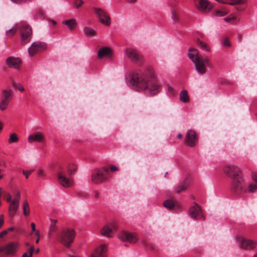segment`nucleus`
Here are the masks:
<instances>
[{"label":"nucleus","mask_w":257,"mask_h":257,"mask_svg":"<svg viewBox=\"0 0 257 257\" xmlns=\"http://www.w3.org/2000/svg\"><path fill=\"white\" fill-rule=\"evenodd\" d=\"M188 56L194 64L196 72L200 75H203L206 73L207 67H212L211 60L208 57H203L198 50L194 48L189 49Z\"/></svg>","instance_id":"f03ea898"},{"label":"nucleus","mask_w":257,"mask_h":257,"mask_svg":"<svg viewBox=\"0 0 257 257\" xmlns=\"http://www.w3.org/2000/svg\"><path fill=\"white\" fill-rule=\"evenodd\" d=\"M182 138V135L181 134H179L178 135H177V138L179 139H180Z\"/></svg>","instance_id":"338daca9"},{"label":"nucleus","mask_w":257,"mask_h":257,"mask_svg":"<svg viewBox=\"0 0 257 257\" xmlns=\"http://www.w3.org/2000/svg\"><path fill=\"white\" fill-rule=\"evenodd\" d=\"M252 178L257 183V173L252 174Z\"/></svg>","instance_id":"13d9d810"},{"label":"nucleus","mask_w":257,"mask_h":257,"mask_svg":"<svg viewBox=\"0 0 257 257\" xmlns=\"http://www.w3.org/2000/svg\"><path fill=\"white\" fill-rule=\"evenodd\" d=\"M236 9H237L238 11H242V10H243V8H241V7H239H239H237V8H236Z\"/></svg>","instance_id":"774afa93"},{"label":"nucleus","mask_w":257,"mask_h":257,"mask_svg":"<svg viewBox=\"0 0 257 257\" xmlns=\"http://www.w3.org/2000/svg\"><path fill=\"white\" fill-rule=\"evenodd\" d=\"M0 166L4 167H7L6 162L4 160H0Z\"/></svg>","instance_id":"4d7b16f0"},{"label":"nucleus","mask_w":257,"mask_h":257,"mask_svg":"<svg viewBox=\"0 0 257 257\" xmlns=\"http://www.w3.org/2000/svg\"><path fill=\"white\" fill-rule=\"evenodd\" d=\"M189 214L193 218H197V217L200 216L203 221L205 219V217L202 214L200 206L196 203L190 208Z\"/></svg>","instance_id":"6ab92c4d"},{"label":"nucleus","mask_w":257,"mask_h":257,"mask_svg":"<svg viewBox=\"0 0 257 257\" xmlns=\"http://www.w3.org/2000/svg\"><path fill=\"white\" fill-rule=\"evenodd\" d=\"M129 3H135L137 0H126Z\"/></svg>","instance_id":"e2e57ef3"},{"label":"nucleus","mask_w":257,"mask_h":257,"mask_svg":"<svg viewBox=\"0 0 257 257\" xmlns=\"http://www.w3.org/2000/svg\"><path fill=\"white\" fill-rule=\"evenodd\" d=\"M107 247L105 244H101L97 247L90 255V257H103V254L106 251Z\"/></svg>","instance_id":"4be33fe9"},{"label":"nucleus","mask_w":257,"mask_h":257,"mask_svg":"<svg viewBox=\"0 0 257 257\" xmlns=\"http://www.w3.org/2000/svg\"><path fill=\"white\" fill-rule=\"evenodd\" d=\"M112 51L110 48L104 47L100 48L97 52V58L99 60L111 55Z\"/></svg>","instance_id":"412c9836"},{"label":"nucleus","mask_w":257,"mask_h":257,"mask_svg":"<svg viewBox=\"0 0 257 257\" xmlns=\"http://www.w3.org/2000/svg\"><path fill=\"white\" fill-rule=\"evenodd\" d=\"M57 177L59 184L64 187L68 188L73 185V180L71 178L66 176V172L63 168H60L57 173Z\"/></svg>","instance_id":"423d86ee"},{"label":"nucleus","mask_w":257,"mask_h":257,"mask_svg":"<svg viewBox=\"0 0 257 257\" xmlns=\"http://www.w3.org/2000/svg\"><path fill=\"white\" fill-rule=\"evenodd\" d=\"M226 14V12L220 10H216L215 12V15L216 16H224Z\"/></svg>","instance_id":"a18cd8bd"},{"label":"nucleus","mask_w":257,"mask_h":257,"mask_svg":"<svg viewBox=\"0 0 257 257\" xmlns=\"http://www.w3.org/2000/svg\"><path fill=\"white\" fill-rule=\"evenodd\" d=\"M164 206L169 209H173L175 206L174 202L172 200H167L163 203Z\"/></svg>","instance_id":"c9c22d12"},{"label":"nucleus","mask_w":257,"mask_h":257,"mask_svg":"<svg viewBox=\"0 0 257 257\" xmlns=\"http://www.w3.org/2000/svg\"><path fill=\"white\" fill-rule=\"evenodd\" d=\"M6 201L9 202H12V196L10 193H7L6 194Z\"/></svg>","instance_id":"603ef678"},{"label":"nucleus","mask_w":257,"mask_h":257,"mask_svg":"<svg viewBox=\"0 0 257 257\" xmlns=\"http://www.w3.org/2000/svg\"><path fill=\"white\" fill-rule=\"evenodd\" d=\"M172 18L175 22L177 21L179 19L177 13L175 11H173L172 13Z\"/></svg>","instance_id":"49530a36"},{"label":"nucleus","mask_w":257,"mask_h":257,"mask_svg":"<svg viewBox=\"0 0 257 257\" xmlns=\"http://www.w3.org/2000/svg\"><path fill=\"white\" fill-rule=\"evenodd\" d=\"M21 41L22 44H26L30 42L32 30L31 27L28 25L22 24L19 27Z\"/></svg>","instance_id":"39448f33"},{"label":"nucleus","mask_w":257,"mask_h":257,"mask_svg":"<svg viewBox=\"0 0 257 257\" xmlns=\"http://www.w3.org/2000/svg\"><path fill=\"white\" fill-rule=\"evenodd\" d=\"M51 224L49 228L48 235L49 236H51L53 235V232L56 231L58 228L56 224L58 222L57 219H50Z\"/></svg>","instance_id":"393cba45"},{"label":"nucleus","mask_w":257,"mask_h":257,"mask_svg":"<svg viewBox=\"0 0 257 257\" xmlns=\"http://www.w3.org/2000/svg\"><path fill=\"white\" fill-rule=\"evenodd\" d=\"M168 90L169 91V92H170L171 93H172V94H174V90L173 89V88H172L170 86H168Z\"/></svg>","instance_id":"052dcab7"},{"label":"nucleus","mask_w":257,"mask_h":257,"mask_svg":"<svg viewBox=\"0 0 257 257\" xmlns=\"http://www.w3.org/2000/svg\"><path fill=\"white\" fill-rule=\"evenodd\" d=\"M149 93L151 95H154L158 93L160 91V86L157 82L152 83L150 86H148Z\"/></svg>","instance_id":"b1692460"},{"label":"nucleus","mask_w":257,"mask_h":257,"mask_svg":"<svg viewBox=\"0 0 257 257\" xmlns=\"http://www.w3.org/2000/svg\"><path fill=\"white\" fill-rule=\"evenodd\" d=\"M4 223V216L3 214L0 215V228L2 227Z\"/></svg>","instance_id":"8fccbe9b"},{"label":"nucleus","mask_w":257,"mask_h":257,"mask_svg":"<svg viewBox=\"0 0 257 257\" xmlns=\"http://www.w3.org/2000/svg\"><path fill=\"white\" fill-rule=\"evenodd\" d=\"M9 103L10 102L8 100H6L2 98V100L0 101V109L2 111L5 110L7 108Z\"/></svg>","instance_id":"72a5a7b5"},{"label":"nucleus","mask_w":257,"mask_h":257,"mask_svg":"<svg viewBox=\"0 0 257 257\" xmlns=\"http://www.w3.org/2000/svg\"><path fill=\"white\" fill-rule=\"evenodd\" d=\"M77 166L75 164H70L67 166V172L69 176L74 174L77 170Z\"/></svg>","instance_id":"c756f323"},{"label":"nucleus","mask_w":257,"mask_h":257,"mask_svg":"<svg viewBox=\"0 0 257 257\" xmlns=\"http://www.w3.org/2000/svg\"><path fill=\"white\" fill-rule=\"evenodd\" d=\"M222 45L224 47H230V43L227 38H225L222 42Z\"/></svg>","instance_id":"de8ad7c7"},{"label":"nucleus","mask_w":257,"mask_h":257,"mask_svg":"<svg viewBox=\"0 0 257 257\" xmlns=\"http://www.w3.org/2000/svg\"><path fill=\"white\" fill-rule=\"evenodd\" d=\"M47 44L42 42L36 41L34 42L28 49V52L30 56L41 53L46 50Z\"/></svg>","instance_id":"9d476101"},{"label":"nucleus","mask_w":257,"mask_h":257,"mask_svg":"<svg viewBox=\"0 0 257 257\" xmlns=\"http://www.w3.org/2000/svg\"><path fill=\"white\" fill-rule=\"evenodd\" d=\"M257 189V186L255 184H250L249 185L247 189H246V192H254Z\"/></svg>","instance_id":"4c0bfd02"},{"label":"nucleus","mask_w":257,"mask_h":257,"mask_svg":"<svg viewBox=\"0 0 257 257\" xmlns=\"http://www.w3.org/2000/svg\"><path fill=\"white\" fill-rule=\"evenodd\" d=\"M257 242L250 239L243 238L241 240L240 248L245 250H251L255 248Z\"/></svg>","instance_id":"a211bd4d"},{"label":"nucleus","mask_w":257,"mask_h":257,"mask_svg":"<svg viewBox=\"0 0 257 257\" xmlns=\"http://www.w3.org/2000/svg\"><path fill=\"white\" fill-rule=\"evenodd\" d=\"M8 233V230H3L0 233V238L3 237L5 235H7Z\"/></svg>","instance_id":"5fc2aeb1"},{"label":"nucleus","mask_w":257,"mask_h":257,"mask_svg":"<svg viewBox=\"0 0 257 257\" xmlns=\"http://www.w3.org/2000/svg\"><path fill=\"white\" fill-rule=\"evenodd\" d=\"M224 21L226 22H230L232 24L235 23L239 21L237 17L234 16H229L224 18Z\"/></svg>","instance_id":"473e14b6"},{"label":"nucleus","mask_w":257,"mask_h":257,"mask_svg":"<svg viewBox=\"0 0 257 257\" xmlns=\"http://www.w3.org/2000/svg\"><path fill=\"white\" fill-rule=\"evenodd\" d=\"M20 198L21 194L20 192L18 191L16 194L15 198L12 201L9 206V214L11 218H13L14 217L18 210L19 206Z\"/></svg>","instance_id":"4468645a"},{"label":"nucleus","mask_w":257,"mask_h":257,"mask_svg":"<svg viewBox=\"0 0 257 257\" xmlns=\"http://www.w3.org/2000/svg\"><path fill=\"white\" fill-rule=\"evenodd\" d=\"M126 54L129 59L134 63L142 64L144 62V57L137 50L134 49H127Z\"/></svg>","instance_id":"1a4fd4ad"},{"label":"nucleus","mask_w":257,"mask_h":257,"mask_svg":"<svg viewBox=\"0 0 257 257\" xmlns=\"http://www.w3.org/2000/svg\"><path fill=\"white\" fill-rule=\"evenodd\" d=\"M17 31V29L16 28H13L9 31H7L6 33L8 37H11L16 34Z\"/></svg>","instance_id":"58836bf2"},{"label":"nucleus","mask_w":257,"mask_h":257,"mask_svg":"<svg viewBox=\"0 0 257 257\" xmlns=\"http://www.w3.org/2000/svg\"><path fill=\"white\" fill-rule=\"evenodd\" d=\"M112 229H117V225L114 222L109 223L104 226L101 232L104 236L111 237L113 236Z\"/></svg>","instance_id":"f3484780"},{"label":"nucleus","mask_w":257,"mask_h":257,"mask_svg":"<svg viewBox=\"0 0 257 257\" xmlns=\"http://www.w3.org/2000/svg\"><path fill=\"white\" fill-rule=\"evenodd\" d=\"M197 9L202 13H208L213 8L212 4L208 0H194Z\"/></svg>","instance_id":"6e6552de"},{"label":"nucleus","mask_w":257,"mask_h":257,"mask_svg":"<svg viewBox=\"0 0 257 257\" xmlns=\"http://www.w3.org/2000/svg\"><path fill=\"white\" fill-rule=\"evenodd\" d=\"M44 140V136L41 133H37L34 135H30L28 137V141L29 143L33 142L42 143Z\"/></svg>","instance_id":"5701e85b"},{"label":"nucleus","mask_w":257,"mask_h":257,"mask_svg":"<svg viewBox=\"0 0 257 257\" xmlns=\"http://www.w3.org/2000/svg\"><path fill=\"white\" fill-rule=\"evenodd\" d=\"M179 97L180 101L184 103H187L190 100L187 91L186 90H183L181 91Z\"/></svg>","instance_id":"bb28decb"},{"label":"nucleus","mask_w":257,"mask_h":257,"mask_svg":"<svg viewBox=\"0 0 257 257\" xmlns=\"http://www.w3.org/2000/svg\"><path fill=\"white\" fill-rule=\"evenodd\" d=\"M94 10L99 18V22L106 26H109L111 23L110 18L106 12L100 8H94Z\"/></svg>","instance_id":"dca6fc26"},{"label":"nucleus","mask_w":257,"mask_h":257,"mask_svg":"<svg viewBox=\"0 0 257 257\" xmlns=\"http://www.w3.org/2000/svg\"><path fill=\"white\" fill-rule=\"evenodd\" d=\"M63 24L67 26L69 30L71 31L76 27L77 22L75 19H72L63 21Z\"/></svg>","instance_id":"c85d7f7f"},{"label":"nucleus","mask_w":257,"mask_h":257,"mask_svg":"<svg viewBox=\"0 0 257 257\" xmlns=\"http://www.w3.org/2000/svg\"><path fill=\"white\" fill-rule=\"evenodd\" d=\"M38 175L39 176H43V172L42 170H40L38 172Z\"/></svg>","instance_id":"0e129e2a"},{"label":"nucleus","mask_w":257,"mask_h":257,"mask_svg":"<svg viewBox=\"0 0 257 257\" xmlns=\"http://www.w3.org/2000/svg\"><path fill=\"white\" fill-rule=\"evenodd\" d=\"M14 230V228L13 227H12L9 228L7 230H8V232H9V231H13Z\"/></svg>","instance_id":"69168bd1"},{"label":"nucleus","mask_w":257,"mask_h":257,"mask_svg":"<svg viewBox=\"0 0 257 257\" xmlns=\"http://www.w3.org/2000/svg\"><path fill=\"white\" fill-rule=\"evenodd\" d=\"M83 4V2L82 0H75L74 5L76 8H80L82 4Z\"/></svg>","instance_id":"a19ab883"},{"label":"nucleus","mask_w":257,"mask_h":257,"mask_svg":"<svg viewBox=\"0 0 257 257\" xmlns=\"http://www.w3.org/2000/svg\"><path fill=\"white\" fill-rule=\"evenodd\" d=\"M23 214L25 216H28L30 214V208L29 204L27 200H25L23 204Z\"/></svg>","instance_id":"7c9ffc66"},{"label":"nucleus","mask_w":257,"mask_h":257,"mask_svg":"<svg viewBox=\"0 0 257 257\" xmlns=\"http://www.w3.org/2000/svg\"><path fill=\"white\" fill-rule=\"evenodd\" d=\"M13 2L16 4H21L22 3H25L27 1H30V0H11Z\"/></svg>","instance_id":"3c124183"},{"label":"nucleus","mask_w":257,"mask_h":257,"mask_svg":"<svg viewBox=\"0 0 257 257\" xmlns=\"http://www.w3.org/2000/svg\"><path fill=\"white\" fill-rule=\"evenodd\" d=\"M13 93L12 90H4L3 91L2 98L4 100H8L10 102L13 96Z\"/></svg>","instance_id":"cd10ccee"},{"label":"nucleus","mask_w":257,"mask_h":257,"mask_svg":"<svg viewBox=\"0 0 257 257\" xmlns=\"http://www.w3.org/2000/svg\"><path fill=\"white\" fill-rule=\"evenodd\" d=\"M215 1L220 3L228 4V2L226 0H215Z\"/></svg>","instance_id":"bf43d9fd"},{"label":"nucleus","mask_w":257,"mask_h":257,"mask_svg":"<svg viewBox=\"0 0 257 257\" xmlns=\"http://www.w3.org/2000/svg\"><path fill=\"white\" fill-rule=\"evenodd\" d=\"M197 44L198 46L203 50L206 51V52H209L210 51V48L209 46L206 44L205 43L201 41L200 40L198 39L196 41Z\"/></svg>","instance_id":"2f4dec72"},{"label":"nucleus","mask_w":257,"mask_h":257,"mask_svg":"<svg viewBox=\"0 0 257 257\" xmlns=\"http://www.w3.org/2000/svg\"><path fill=\"white\" fill-rule=\"evenodd\" d=\"M13 87L17 88L20 91L23 92L25 90L23 86H21L20 84H17L16 83H13Z\"/></svg>","instance_id":"79ce46f5"},{"label":"nucleus","mask_w":257,"mask_h":257,"mask_svg":"<svg viewBox=\"0 0 257 257\" xmlns=\"http://www.w3.org/2000/svg\"><path fill=\"white\" fill-rule=\"evenodd\" d=\"M36 17L37 18L44 19V12L41 10H39L37 12Z\"/></svg>","instance_id":"ea45409f"},{"label":"nucleus","mask_w":257,"mask_h":257,"mask_svg":"<svg viewBox=\"0 0 257 257\" xmlns=\"http://www.w3.org/2000/svg\"><path fill=\"white\" fill-rule=\"evenodd\" d=\"M84 33L87 36H94L95 35V31L90 28L86 27L84 29Z\"/></svg>","instance_id":"f704fd0d"},{"label":"nucleus","mask_w":257,"mask_h":257,"mask_svg":"<svg viewBox=\"0 0 257 257\" xmlns=\"http://www.w3.org/2000/svg\"><path fill=\"white\" fill-rule=\"evenodd\" d=\"M33 172V170H29V171H25L23 170V174L26 176V179L28 178L29 176L31 174V173Z\"/></svg>","instance_id":"09e8293b"},{"label":"nucleus","mask_w":257,"mask_h":257,"mask_svg":"<svg viewBox=\"0 0 257 257\" xmlns=\"http://www.w3.org/2000/svg\"><path fill=\"white\" fill-rule=\"evenodd\" d=\"M94 197H95V199H98L100 197V194L99 193V192L97 190H95L94 191Z\"/></svg>","instance_id":"864d4df0"},{"label":"nucleus","mask_w":257,"mask_h":257,"mask_svg":"<svg viewBox=\"0 0 257 257\" xmlns=\"http://www.w3.org/2000/svg\"><path fill=\"white\" fill-rule=\"evenodd\" d=\"M3 252L5 255L14 256L20 247V243L18 241H11L2 246Z\"/></svg>","instance_id":"0eeeda50"},{"label":"nucleus","mask_w":257,"mask_h":257,"mask_svg":"<svg viewBox=\"0 0 257 257\" xmlns=\"http://www.w3.org/2000/svg\"><path fill=\"white\" fill-rule=\"evenodd\" d=\"M231 189L236 193L246 192L244 183L242 176L232 179Z\"/></svg>","instance_id":"ddd939ff"},{"label":"nucleus","mask_w":257,"mask_h":257,"mask_svg":"<svg viewBox=\"0 0 257 257\" xmlns=\"http://www.w3.org/2000/svg\"><path fill=\"white\" fill-rule=\"evenodd\" d=\"M118 236L119 239L123 241H128L133 243H136L138 240V235L135 233L128 232L123 230L118 233Z\"/></svg>","instance_id":"2eb2a0df"},{"label":"nucleus","mask_w":257,"mask_h":257,"mask_svg":"<svg viewBox=\"0 0 257 257\" xmlns=\"http://www.w3.org/2000/svg\"><path fill=\"white\" fill-rule=\"evenodd\" d=\"M75 234L74 229L67 228L60 233L58 240L65 246L68 248L73 242Z\"/></svg>","instance_id":"7ed1b4c3"},{"label":"nucleus","mask_w":257,"mask_h":257,"mask_svg":"<svg viewBox=\"0 0 257 257\" xmlns=\"http://www.w3.org/2000/svg\"><path fill=\"white\" fill-rule=\"evenodd\" d=\"M31 227H32V231H36V228H35V224L34 223H32L31 224Z\"/></svg>","instance_id":"680f3d73"},{"label":"nucleus","mask_w":257,"mask_h":257,"mask_svg":"<svg viewBox=\"0 0 257 257\" xmlns=\"http://www.w3.org/2000/svg\"><path fill=\"white\" fill-rule=\"evenodd\" d=\"M198 140L196 133L192 130H189L186 134L184 144L189 147H193L197 145Z\"/></svg>","instance_id":"f8f14e48"},{"label":"nucleus","mask_w":257,"mask_h":257,"mask_svg":"<svg viewBox=\"0 0 257 257\" xmlns=\"http://www.w3.org/2000/svg\"><path fill=\"white\" fill-rule=\"evenodd\" d=\"M19 140L18 137L17 136V135L15 133L12 134L10 135L9 140V143H16Z\"/></svg>","instance_id":"e433bc0d"},{"label":"nucleus","mask_w":257,"mask_h":257,"mask_svg":"<svg viewBox=\"0 0 257 257\" xmlns=\"http://www.w3.org/2000/svg\"><path fill=\"white\" fill-rule=\"evenodd\" d=\"M34 251V247L33 246H31L29 249L30 255L28 256L27 253H24L22 257H32V253Z\"/></svg>","instance_id":"37998d69"},{"label":"nucleus","mask_w":257,"mask_h":257,"mask_svg":"<svg viewBox=\"0 0 257 257\" xmlns=\"http://www.w3.org/2000/svg\"><path fill=\"white\" fill-rule=\"evenodd\" d=\"M155 78L153 69L147 67L143 70L134 72L131 77L133 85L139 91H144L148 87V83L151 79Z\"/></svg>","instance_id":"f257e3e1"},{"label":"nucleus","mask_w":257,"mask_h":257,"mask_svg":"<svg viewBox=\"0 0 257 257\" xmlns=\"http://www.w3.org/2000/svg\"><path fill=\"white\" fill-rule=\"evenodd\" d=\"M109 170L107 167L95 169L91 174V181L96 184L101 183L107 179Z\"/></svg>","instance_id":"20e7f679"},{"label":"nucleus","mask_w":257,"mask_h":257,"mask_svg":"<svg viewBox=\"0 0 257 257\" xmlns=\"http://www.w3.org/2000/svg\"><path fill=\"white\" fill-rule=\"evenodd\" d=\"M142 243L146 246H148L151 249H153L154 248V246L150 243L148 242L146 240H143Z\"/></svg>","instance_id":"c03bdc74"},{"label":"nucleus","mask_w":257,"mask_h":257,"mask_svg":"<svg viewBox=\"0 0 257 257\" xmlns=\"http://www.w3.org/2000/svg\"><path fill=\"white\" fill-rule=\"evenodd\" d=\"M189 185L188 181L186 179L181 182L176 188L175 191L177 193L185 190Z\"/></svg>","instance_id":"a878e982"},{"label":"nucleus","mask_w":257,"mask_h":257,"mask_svg":"<svg viewBox=\"0 0 257 257\" xmlns=\"http://www.w3.org/2000/svg\"><path fill=\"white\" fill-rule=\"evenodd\" d=\"M22 63L21 60L19 58L13 57H8L6 60L7 65L11 68L20 69Z\"/></svg>","instance_id":"aec40b11"},{"label":"nucleus","mask_w":257,"mask_h":257,"mask_svg":"<svg viewBox=\"0 0 257 257\" xmlns=\"http://www.w3.org/2000/svg\"><path fill=\"white\" fill-rule=\"evenodd\" d=\"M110 170L112 172H114V171H116L118 170L117 167L116 166H114V165L110 166Z\"/></svg>","instance_id":"6e6d98bb"},{"label":"nucleus","mask_w":257,"mask_h":257,"mask_svg":"<svg viewBox=\"0 0 257 257\" xmlns=\"http://www.w3.org/2000/svg\"><path fill=\"white\" fill-rule=\"evenodd\" d=\"M224 174L232 179L241 176V172L240 169L234 165H227L223 168Z\"/></svg>","instance_id":"9b49d317"}]
</instances>
